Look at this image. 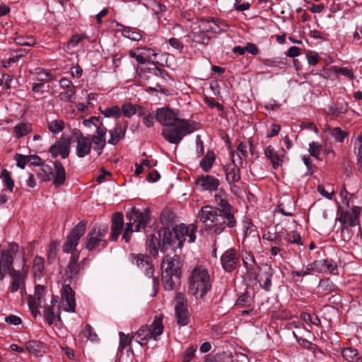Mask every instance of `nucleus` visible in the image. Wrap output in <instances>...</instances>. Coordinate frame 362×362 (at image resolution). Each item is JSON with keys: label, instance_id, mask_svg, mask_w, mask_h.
Returning a JSON list of instances; mask_svg holds the SVG:
<instances>
[{"label": "nucleus", "instance_id": "1", "mask_svg": "<svg viewBox=\"0 0 362 362\" xmlns=\"http://www.w3.org/2000/svg\"><path fill=\"white\" fill-rule=\"evenodd\" d=\"M215 201L218 207L205 205L199 211L197 218L209 234L219 235L227 227H235L237 220L234 209L226 199L216 194Z\"/></svg>", "mask_w": 362, "mask_h": 362}, {"label": "nucleus", "instance_id": "2", "mask_svg": "<svg viewBox=\"0 0 362 362\" xmlns=\"http://www.w3.org/2000/svg\"><path fill=\"white\" fill-rule=\"evenodd\" d=\"M156 119L163 126L162 136L167 141L173 144H178L185 135L197 129L195 122L179 118L168 107L157 109Z\"/></svg>", "mask_w": 362, "mask_h": 362}, {"label": "nucleus", "instance_id": "3", "mask_svg": "<svg viewBox=\"0 0 362 362\" xmlns=\"http://www.w3.org/2000/svg\"><path fill=\"white\" fill-rule=\"evenodd\" d=\"M189 293L197 300L203 299L211 289V280L208 270L203 266L195 267L188 279Z\"/></svg>", "mask_w": 362, "mask_h": 362}, {"label": "nucleus", "instance_id": "4", "mask_svg": "<svg viewBox=\"0 0 362 362\" xmlns=\"http://www.w3.org/2000/svg\"><path fill=\"white\" fill-rule=\"evenodd\" d=\"M151 213L148 208H145L141 211L139 209L133 207L129 211L127 212L126 218L127 222L122 235V238L126 243H129L131 239V234L134 232H139L141 229L145 228L150 221Z\"/></svg>", "mask_w": 362, "mask_h": 362}, {"label": "nucleus", "instance_id": "5", "mask_svg": "<svg viewBox=\"0 0 362 362\" xmlns=\"http://www.w3.org/2000/svg\"><path fill=\"white\" fill-rule=\"evenodd\" d=\"M108 232L107 225L95 224L84 239V247L89 251H100L107 246L105 237Z\"/></svg>", "mask_w": 362, "mask_h": 362}, {"label": "nucleus", "instance_id": "6", "mask_svg": "<svg viewBox=\"0 0 362 362\" xmlns=\"http://www.w3.org/2000/svg\"><path fill=\"white\" fill-rule=\"evenodd\" d=\"M163 315H156L153 322L150 326L142 325L138 331L134 334V337H136V341L141 346L146 345L148 341L153 338L158 340V337L163 332L164 326L163 325Z\"/></svg>", "mask_w": 362, "mask_h": 362}, {"label": "nucleus", "instance_id": "7", "mask_svg": "<svg viewBox=\"0 0 362 362\" xmlns=\"http://www.w3.org/2000/svg\"><path fill=\"white\" fill-rule=\"evenodd\" d=\"M29 267L26 265V261L25 258L22 259V266L21 269H16L10 267L7 274L8 273L12 279L10 292L16 293L20 291L21 294L25 292V280L28 274Z\"/></svg>", "mask_w": 362, "mask_h": 362}, {"label": "nucleus", "instance_id": "8", "mask_svg": "<svg viewBox=\"0 0 362 362\" xmlns=\"http://www.w3.org/2000/svg\"><path fill=\"white\" fill-rule=\"evenodd\" d=\"M86 225L87 222L86 221H81L71 229L62 247L64 253H71L72 255L74 252H79L76 250V247L81 238L85 233Z\"/></svg>", "mask_w": 362, "mask_h": 362}, {"label": "nucleus", "instance_id": "9", "mask_svg": "<svg viewBox=\"0 0 362 362\" xmlns=\"http://www.w3.org/2000/svg\"><path fill=\"white\" fill-rule=\"evenodd\" d=\"M19 250L17 243H11L6 249L1 250L0 254V281H2L10 267L13 265V259Z\"/></svg>", "mask_w": 362, "mask_h": 362}, {"label": "nucleus", "instance_id": "10", "mask_svg": "<svg viewBox=\"0 0 362 362\" xmlns=\"http://www.w3.org/2000/svg\"><path fill=\"white\" fill-rule=\"evenodd\" d=\"M175 315L176 322L180 327L189 324L190 315L187 308V299L184 293L178 292L175 298Z\"/></svg>", "mask_w": 362, "mask_h": 362}, {"label": "nucleus", "instance_id": "11", "mask_svg": "<svg viewBox=\"0 0 362 362\" xmlns=\"http://www.w3.org/2000/svg\"><path fill=\"white\" fill-rule=\"evenodd\" d=\"M231 163L224 166V172L226 174V179L230 186V191L237 194L239 187L235 185L236 182L240 180V168L235 163V153L232 151L230 153Z\"/></svg>", "mask_w": 362, "mask_h": 362}, {"label": "nucleus", "instance_id": "12", "mask_svg": "<svg viewBox=\"0 0 362 362\" xmlns=\"http://www.w3.org/2000/svg\"><path fill=\"white\" fill-rule=\"evenodd\" d=\"M339 221L346 227H354L359 224V217L361 214V208L354 206L350 211L341 210V207L338 209Z\"/></svg>", "mask_w": 362, "mask_h": 362}, {"label": "nucleus", "instance_id": "13", "mask_svg": "<svg viewBox=\"0 0 362 362\" xmlns=\"http://www.w3.org/2000/svg\"><path fill=\"white\" fill-rule=\"evenodd\" d=\"M197 226L194 223L185 225L181 223L175 227V235L179 238L178 245L182 246L183 242L187 240L189 243H193L196 240V231Z\"/></svg>", "mask_w": 362, "mask_h": 362}, {"label": "nucleus", "instance_id": "14", "mask_svg": "<svg viewBox=\"0 0 362 362\" xmlns=\"http://www.w3.org/2000/svg\"><path fill=\"white\" fill-rule=\"evenodd\" d=\"M73 137L74 141L76 142V153L78 158H84L85 156L90 154L91 151V141L88 136H84L82 133L74 129L73 130Z\"/></svg>", "mask_w": 362, "mask_h": 362}, {"label": "nucleus", "instance_id": "15", "mask_svg": "<svg viewBox=\"0 0 362 362\" xmlns=\"http://www.w3.org/2000/svg\"><path fill=\"white\" fill-rule=\"evenodd\" d=\"M274 274V269L271 265L267 263H262L259 266V274L257 281L260 286L265 291H269L272 288V277Z\"/></svg>", "mask_w": 362, "mask_h": 362}, {"label": "nucleus", "instance_id": "16", "mask_svg": "<svg viewBox=\"0 0 362 362\" xmlns=\"http://www.w3.org/2000/svg\"><path fill=\"white\" fill-rule=\"evenodd\" d=\"M195 185L200 191L214 192L221 185L220 180L213 175H202L197 177Z\"/></svg>", "mask_w": 362, "mask_h": 362}, {"label": "nucleus", "instance_id": "17", "mask_svg": "<svg viewBox=\"0 0 362 362\" xmlns=\"http://www.w3.org/2000/svg\"><path fill=\"white\" fill-rule=\"evenodd\" d=\"M159 236L162 241V244H159L162 252H165L168 246H172L173 250L177 247H181V246L178 245V241L180 240L175 235V228L172 230L168 228L160 230Z\"/></svg>", "mask_w": 362, "mask_h": 362}, {"label": "nucleus", "instance_id": "18", "mask_svg": "<svg viewBox=\"0 0 362 362\" xmlns=\"http://www.w3.org/2000/svg\"><path fill=\"white\" fill-rule=\"evenodd\" d=\"M238 262V255L235 248L228 249L221 257L222 267L226 272H231L235 270Z\"/></svg>", "mask_w": 362, "mask_h": 362}, {"label": "nucleus", "instance_id": "19", "mask_svg": "<svg viewBox=\"0 0 362 362\" xmlns=\"http://www.w3.org/2000/svg\"><path fill=\"white\" fill-rule=\"evenodd\" d=\"M70 144V139L62 136L59 140L51 146L49 151L54 158L61 156L62 158L65 159L69 157Z\"/></svg>", "mask_w": 362, "mask_h": 362}, {"label": "nucleus", "instance_id": "20", "mask_svg": "<svg viewBox=\"0 0 362 362\" xmlns=\"http://www.w3.org/2000/svg\"><path fill=\"white\" fill-rule=\"evenodd\" d=\"M289 244L302 245L303 243L301 236L295 230L288 231L279 224V245Z\"/></svg>", "mask_w": 362, "mask_h": 362}, {"label": "nucleus", "instance_id": "21", "mask_svg": "<svg viewBox=\"0 0 362 362\" xmlns=\"http://www.w3.org/2000/svg\"><path fill=\"white\" fill-rule=\"evenodd\" d=\"M182 263L180 256L175 255L171 257L166 255L161 263L162 272H170L175 275H181Z\"/></svg>", "mask_w": 362, "mask_h": 362}, {"label": "nucleus", "instance_id": "22", "mask_svg": "<svg viewBox=\"0 0 362 362\" xmlns=\"http://www.w3.org/2000/svg\"><path fill=\"white\" fill-rule=\"evenodd\" d=\"M78 259L79 252H74L71 256L65 272L66 276L65 282L69 280V283H71L72 281L78 279L80 272L82 269L80 264L78 262Z\"/></svg>", "mask_w": 362, "mask_h": 362}, {"label": "nucleus", "instance_id": "23", "mask_svg": "<svg viewBox=\"0 0 362 362\" xmlns=\"http://www.w3.org/2000/svg\"><path fill=\"white\" fill-rule=\"evenodd\" d=\"M62 298L66 302L64 310L71 313L76 312L75 292L70 284H64L61 290Z\"/></svg>", "mask_w": 362, "mask_h": 362}, {"label": "nucleus", "instance_id": "24", "mask_svg": "<svg viewBox=\"0 0 362 362\" xmlns=\"http://www.w3.org/2000/svg\"><path fill=\"white\" fill-rule=\"evenodd\" d=\"M264 155L267 158L270 160L272 168L276 170L284 162L285 151L281 148V151L278 152L272 146L269 145L265 148Z\"/></svg>", "mask_w": 362, "mask_h": 362}, {"label": "nucleus", "instance_id": "25", "mask_svg": "<svg viewBox=\"0 0 362 362\" xmlns=\"http://www.w3.org/2000/svg\"><path fill=\"white\" fill-rule=\"evenodd\" d=\"M124 228V216L122 212L112 214L110 240H117Z\"/></svg>", "mask_w": 362, "mask_h": 362}, {"label": "nucleus", "instance_id": "26", "mask_svg": "<svg viewBox=\"0 0 362 362\" xmlns=\"http://www.w3.org/2000/svg\"><path fill=\"white\" fill-rule=\"evenodd\" d=\"M131 260L132 264H136L138 267L145 269L148 274L153 276V269L149 261V257L143 254H131Z\"/></svg>", "mask_w": 362, "mask_h": 362}, {"label": "nucleus", "instance_id": "27", "mask_svg": "<svg viewBox=\"0 0 362 362\" xmlns=\"http://www.w3.org/2000/svg\"><path fill=\"white\" fill-rule=\"evenodd\" d=\"M107 133L106 128H99L96 129L95 134L92 136L90 141L91 144L93 143L95 145V150L98 151V155L100 156L102 153V151L104 148L106 141L105 135Z\"/></svg>", "mask_w": 362, "mask_h": 362}, {"label": "nucleus", "instance_id": "28", "mask_svg": "<svg viewBox=\"0 0 362 362\" xmlns=\"http://www.w3.org/2000/svg\"><path fill=\"white\" fill-rule=\"evenodd\" d=\"M349 109V104L344 99H338L334 105H329L328 114L339 117L345 114Z\"/></svg>", "mask_w": 362, "mask_h": 362}, {"label": "nucleus", "instance_id": "29", "mask_svg": "<svg viewBox=\"0 0 362 362\" xmlns=\"http://www.w3.org/2000/svg\"><path fill=\"white\" fill-rule=\"evenodd\" d=\"M53 173V184L57 187L62 185L66 180V172L63 165L60 161L55 160L54 162Z\"/></svg>", "mask_w": 362, "mask_h": 362}, {"label": "nucleus", "instance_id": "30", "mask_svg": "<svg viewBox=\"0 0 362 362\" xmlns=\"http://www.w3.org/2000/svg\"><path fill=\"white\" fill-rule=\"evenodd\" d=\"M128 122L126 121L124 127L119 124H117L115 128L110 131V139L108 143L112 145H116L119 141L124 138Z\"/></svg>", "mask_w": 362, "mask_h": 362}, {"label": "nucleus", "instance_id": "31", "mask_svg": "<svg viewBox=\"0 0 362 362\" xmlns=\"http://www.w3.org/2000/svg\"><path fill=\"white\" fill-rule=\"evenodd\" d=\"M218 19L215 21L213 18H202L199 20V28L203 32H211L216 33L219 28L218 22Z\"/></svg>", "mask_w": 362, "mask_h": 362}, {"label": "nucleus", "instance_id": "32", "mask_svg": "<svg viewBox=\"0 0 362 362\" xmlns=\"http://www.w3.org/2000/svg\"><path fill=\"white\" fill-rule=\"evenodd\" d=\"M181 275H175L170 272H162V283L165 290L173 291L175 288L176 283Z\"/></svg>", "mask_w": 362, "mask_h": 362}, {"label": "nucleus", "instance_id": "33", "mask_svg": "<svg viewBox=\"0 0 362 362\" xmlns=\"http://www.w3.org/2000/svg\"><path fill=\"white\" fill-rule=\"evenodd\" d=\"M325 132L333 137L335 141L339 143L343 142L344 139L349 135L348 132L342 130L340 127H332L329 125L325 126Z\"/></svg>", "mask_w": 362, "mask_h": 362}, {"label": "nucleus", "instance_id": "34", "mask_svg": "<svg viewBox=\"0 0 362 362\" xmlns=\"http://www.w3.org/2000/svg\"><path fill=\"white\" fill-rule=\"evenodd\" d=\"M117 26L121 27V30H119L122 33V35L128 39H130L133 41H139L141 39V33L135 28L124 26L122 24L117 23Z\"/></svg>", "mask_w": 362, "mask_h": 362}, {"label": "nucleus", "instance_id": "35", "mask_svg": "<svg viewBox=\"0 0 362 362\" xmlns=\"http://www.w3.org/2000/svg\"><path fill=\"white\" fill-rule=\"evenodd\" d=\"M215 160V153L213 151H208L206 155L200 160L199 166L204 172L207 173L213 167Z\"/></svg>", "mask_w": 362, "mask_h": 362}, {"label": "nucleus", "instance_id": "36", "mask_svg": "<svg viewBox=\"0 0 362 362\" xmlns=\"http://www.w3.org/2000/svg\"><path fill=\"white\" fill-rule=\"evenodd\" d=\"M32 132V124L29 122H20L13 127V133L17 139L29 134Z\"/></svg>", "mask_w": 362, "mask_h": 362}, {"label": "nucleus", "instance_id": "37", "mask_svg": "<svg viewBox=\"0 0 362 362\" xmlns=\"http://www.w3.org/2000/svg\"><path fill=\"white\" fill-rule=\"evenodd\" d=\"M242 259L248 272H252L255 265V259L252 252L243 251Z\"/></svg>", "mask_w": 362, "mask_h": 362}, {"label": "nucleus", "instance_id": "38", "mask_svg": "<svg viewBox=\"0 0 362 362\" xmlns=\"http://www.w3.org/2000/svg\"><path fill=\"white\" fill-rule=\"evenodd\" d=\"M152 55H155L153 50L150 48L141 47L138 48V57H136V62L139 64H144L147 62L150 61Z\"/></svg>", "mask_w": 362, "mask_h": 362}, {"label": "nucleus", "instance_id": "39", "mask_svg": "<svg viewBox=\"0 0 362 362\" xmlns=\"http://www.w3.org/2000/svg\"><path fill=\"white\" fill-rule=\"evenodd\" d=\"M40 166V170L37 173L39 178L44 182L50 181L54 176L52 168L44 163H42Z\"/></svg>", "mask_w": 362, "mask_h": 362}, {"label": "nucleus", "instance_id": "40", "mask_svg": "<svg viewBox=\"0 0 362 362\" xmlns=\"http://www.w3.org/2000/svg\"><path fill=\"white\" fill-rule=\"evenodd\" d=\"M138 109L141 110V106L139 105H134L131 103H124L120 110H121V112L126 117H128V118H131L133 115H134Z\"/></svg>", "mask_w": 362, "mask_h": 362}, {"label": "nucleus", "instance_id": "41", "mask_svg": "<svg viewBox=\"0 0 362 362\" xmlns=\"http://www.w3.org/2000/svg\"><path fill=\"white\" fill-rule=\"evenodd\" d=\"M45 259L40 256H36L33 259V271L35 276L41 277L45 269Z\"/></svg>", "mask_w": 362, "mask_h": 362}, {"label": "nucleus", "instance_id": "42", "mask_svg": "<svg viewBox=\"0 0 362 362\" xmlns=\"http://www.w3.org/2000/svg\"><path fill=\"white\" fill-rule=\"evenodd\" d=\"M35 81L43 83L53 79L52 74L49 71L41 68H37L35 70Z\"/></svg>", "mask_w": 362, "mask_h": 362}, {"label": "nucleus", "instance_id": "43", "mask_svg": "<svg viewBox=\"0 0 362 362\" xmlns=\"http://www.w3.org/2000/svg\"><path fill=\"white\" fill-rule=\"evenodd\" d=\"M14 42L19 45L32 47L36 44V40L32 35H18L14 38Z\"/></svg>", "mask_w": 362, "mask_h": 362}, {"label": "nucleus", "instance_id": "44", "mask_svg": "<svg viewBox=\"0 0 362 362\" xmlns=\"http://www.w3.org/2000/svg\"><path fill=\"white\" fill-rule=\"evenodd\" d=\"M274 232L271 231L264 232L262 235V238L268 241L274 242L276 245H279V224L277 223L274 226Z\"/></svg>", "mask_w": 362, "mask_h": 362}, {"label": "nucleus", "instance_id": "45", "mask_svg": "<svg viewBox=\"0 0 362 362\" xmlns=\"http://www.w3.org/2000/svg\"><path fill=\"white\" fill-rule=\"evenodd\" d=\"M158 240L155 235H148L146 245L149 248V252L152 255H156L158 252Z\"/></svg>", "mask_w": 362, "mask_h": 362}, {"label": "nucleus", "instance_id": "46", "mask_svg": "<svg viewBox=\"0 0 362 362\" xmlns=\"http://www.w3.org/2000/svg\"><path fill=\"white\" fill-rule=\"evenodd\" d=\"M47 127L52 133L56 134L64 129V122L62 119H54L48 122Z\"/></svg>", "mask_w": 362, "mask_h": 362}, {"label": "nucleus", "instance_id": "47", "mask_svg": "<svg viewBox=\"0 0 362 362\" xmlns=\"http://www.w3.org/2000/svg\"><path fill=\"white\" fill-rule=\"evenodd\" d=\"M1 178L3 179V182L4 185L6 187V189L9 192H13L14 182L11 178V173L6 169H3L1 170Z\"/></svg>", "mask_w": 362, "mask_h": 362}, {"label": "nucleus", "instance_id": "48", "mask_svg": "<svg viewBox=\"0 0 362 362\" xmlns=\"http://www.w3.org/2000/svg\"><path fill=\"white\" fill-rule=\"evenodd\" d=\"M101 112L105 117H113L115 118H119L122 115L121 110L117 105L107 107L104 110H101Z\"/></svg>", "mask_w": 362, "mask_h": 362}, {"label": "nucleus", "instance_id": "49", "mask_svg": "<svg viewBox=\"0 0 362 362\" xmlns=\"http://www.w3.org/2000/svg\"><path fill=\"white\" fill-rule=\"evenodd\" d=\"M44 317L49 325H52L55 320V315L54 312V308L49 305H45L44 306L43 311Z\"/></svg>", "mask_w": 362, "mask_h": 362}, {"label": "nucleus", "instance_id": "50", "mask_svg": "<svg viewBox=\"0 0 362 362\" xmlns=\"http://www.w3.org/2000/svg\"><path fill=\"white\" fill-rule=\"evenodd\" d=\"M59 98L62 101L66 103H73L76 99V90L74 88L67 89V90L61 92Z\"/></svg>", "mask_w": 362, "mask_h": 362}, {"label": "nucleus", "instance_id": "51", "mask_svg": "<svg viewBox=\"0 0 362 362\" xmlns=\"http://www.w3.org/2000/svg\"><path fill=\"white\" fill-rule=\"evenodd\" d=\"M300 318L308 325L321 326V321L316 315L312 316L309 313L305 312L300 314Z\"/></svg>", "mask_w": 362, "mask_h": 362}, {"label": "nucleus", "instance_id": "52", "mask_svg": "<svg viewBox=\"0 0 362 362\" xmlns=\"http://www.w3.org/2000/svg\"><path fill=\"white\" fill-rule=\"evenodd\" d=\"M342 356L346 361H354L358 358V351L352 347H347L342 350Z\"/></svg>", "mask_w": 362, "mask_h": 362}, {"label": "nucleus", "instance_id": "53", "mask_svg": "<svg viewBox=\"0 0 362 362\" xmlns=\"http://www.w3.org/2000/svg\"><path fill=\"white\" fill-rule=\"evenodd\" d=\"M251 301L249 294L246 292L237 299L235 305L240 308H249L252 306Z\"/></svg>", "mask_w": 362, "mask_h": 362}, {"label": "nucleus", "instance_id": "54", "mask_svg": "<svg viewBox=\"0 0 362 362\" xmlns=\"http://www.w3.org/2000/svg\"><path fill=\"white\" fill-rule=\"evenodd\" d=\"M83 123L86 127H90L92 124L96 127V129H99V128H106L103 124L102 119L100 117L92 116L89 119H85Z\"/></svg>", "mask_w": 362, "mask_h": 362}, {"label": "nucleus", "instance_id": "55", "mask_svg": "<svg viewBox=\"0 0 362 362\" xmlns=\"http://www.w3.org/2000/svg\"><path fill=\"white\" fill-rule=\"evenodd\" d=\"M330 71L336 74H340L349 79H354V75L352 71L346 67L331 66Z\"/></svg>", "mask_w": 362, "mask_h": 362}, {"label": "nucleus", "instance_id": "56", "mask_svg": "<svg viewBox=\"0 0 362 362\" xmlns=\"http://www.w3.org/2000/svg\"><path fill=\"white\" fill-rule=\"evenodd\" d=\"M322 146L318 142L312 141L309 144L308 151L311 156L319 158V156L322 151Z\"/></svg>", "mask_w": 362, "mask_h": 362}, {"label": "nucleus", "instance_id": "57", "mask_svg": "<svg viewBox=\"0 0 362 362\" xmlns=\"http://www.w3.org/2000/svg\"><path fill=\"white\" fill-rule=\"evenodd\" d=\"M58 245L59 243L57 241H52L50 243L49 250L47 251V259L49 262H52L55 260L57 255Z\"/></svg>", "mask_w": 362, "mask_h": 362}, {"label": "nucleus", "instance_id": "58", "mask_svg": "<svg viewBox=\"0 0 362 362\" xmlns=\"http://www.w3.org/2000/svg\"><path fill=\"white\" fill-rule=\"evenodd\" d=\"M325 262L326 259L315 260L313 262L309 264V267L308 269L310 271H315L319 273L324 272Z\"/></svg>", "mask_w": 362, "mask_h": 362}, {"label": "nucleus", "instance_id": "59", "mask_svg": "<svg viewBox=\"0 0 362 362\" xmlns=\"http://www.w3.org/2000/svg\"><path fill=\"white\" fill-rule=\"evenodd\" d=\"M119 349L122 351L125 347L129 346L134 337V334L129 337V335H126L124 333L120 332L119 333Z\"/></svg>", "mask_w": 362, "mask_h": 362}, {"label": "nucleus", "instance_id": "60", "mask_svg": "<svg viewBox=\"0 0 362 362\" xmlns=\"http://www.w3.org/2000/svg\"><path fill=\"white\" fill-rule=\"evenodd\" d=\"M174 218V214L169 209H165L160 214V221L165 225L170 224Z\"/></svg>", "mask_w": 362, "mask_h": 362}, {"label": "nucleus", "instance_id": "61", "mask_svg": "<svg viewBox=\"0 0 362 362\" xmlns=\"http://www.w3.org/2000/svg\"><path fill=\"white\" fill-rule=\"evenodd\" d=\"M42 344L35 340H30L26 343V348L31 354L37 355L40 352Z\"/></svg>", "mask_w": 362, "mask_h": 362}, {"label": "nucleus", "instance_id": "62", "mask_svg": "<svg viewBox=\"0 0 362 362\" xmlns=\"http://www.w3.org/2000/svg\"><path fill=\"white\" fill-rule=\"evenodd\" d=\"M327 187L328 189H326L325 185H319L317 186V191L323 197L328 199H332V195L334 194V190L330 185H328Z\"/></svg>", "mask_w": 362, "mask_h": 362}, {"label": "nucleus", "instance_id": "63", "mask_svg": "<svg viewBox=\"0 0 362 362\" xmlns=\"http://www.w3.org/2000/svg\"><path fill=\"white\" fill-rule=\"evenodd\" d=\"M293 337H295V339H296V341H298V343L303 346L304 348L308 349V350H313L315 347H316V345L311 343L310 341H309L308 340L305 339H303V338H301V337H299L295 332H293Z\"/></svg>", "mask_w": 362, "mask_h": 362}, {"label": "nucleus", "instance_id": "64", "mask_svg": "<svg viewBox=\"0 0 362 362\" xmlns=\"http://www.w3.org/2000/svg\"><path fill=\"white\" fill-rule=\"evenodd\" d=\"M14 160L16 162V165L21 168L24 169L26 164L28 163V156H25L20 153H16L14 156Z\"/></svg>", "mask_w": 362, "mask_h": 362}]
</instances>
